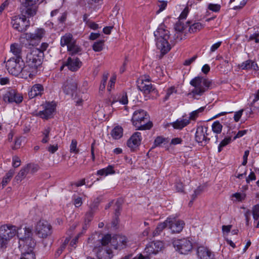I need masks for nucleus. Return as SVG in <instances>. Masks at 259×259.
Segmentation results:
<instances>
[{
	"instance_id": "59",
	"label": "nucleus",
	"mask_w": 259,
	"mask_h": 259,
	"mask_svg": "<svg viewBox=\"0 0 259 259\" xmlns=\"http://www.w3.org/2000/svg\"><path fill=\"white\" fill-rule=\"evenodd\" d=\"M115 80H116V76L113 75L110 79L109 83V84L108 86V90L109 91H110V90L112 88V87L114 86Z\"/></svg>"
},
{
	"instance_id": "23",
	"label": "nucleus",
	"mask_w": 259,
	"mask_h": 259,
	"mask_svg": "<svg viewBox=\"0 0 259 259\" xmlns=\"http://www.w3.org/2000/svg\"><path fill=\"white\" fill-rule=\"evenodd\" d=\"M44 91V88L41 84L37 83L33 85L28 92V96L30 99H32L36 96H40L42 95Z\"/></svg>"
},
{
	"instance_id": "63",
	"label": "nucleus",
	"mask_w": 259,
	"mask_h": 259,
	"mask_svg": "<svg viewBox=\"0 0 259 259\" xmlns=\"http://www.w3.org/2000/svg\"><path fill=\"white\" fill-rule=\"evenodd\" d=\"M88 26L92 29L96 30L99 28L98 24L94 22L90 21L88 24Z\"/></svg>"
},
{
	"instance_id": "50",
	"label": "nucleus",
	"mask_w": 259,
	"mask_h": 259,
	"mask_svg": "<svg viewBox=\"0 0 259 259\" xmlns=\"http://www.w3.org/2000/svg\"><path fill=\"white\" fill-rule=\"evenodd\" d=\"M253 218L254 220H257L259 218V204L254 205L252 208Z\"/></svg>"
},
{
	"instance_id": "46",
	"label": "nucleus",
	"mask_w": 259,
	"mask_h": 259,
	"mask_svg": "<svg viewBox=\"0 0 259 259\" xmlns=\"http://www.w3.org/2000/svg\"><path fill=\"white\" fill-rule=\"evenodd\" d=\"M35 254L31 249L28 252L22 253L20 259H35Z\"/></svg>"
},
{
	"instance_id": "9",
	"label": "nucleus",
	"mask_w": 259,
	"mask_h": 259,
	"mask_svg": "<svg viewBox=\"0 0 259 259\" xmlns=\"http://www.w3.org/2000/svg\"><path fill=\"white\" fill-rule=\"evenodd\" d=\"M77 81L75 79L71 78L67 79L64 82L62 87V90L66 95L70 96L71 97L75 96V98L77 94Z\"/></svg>"
},
{
	"instance_id": "31",
	"label": "nucleus",
	"mask_w": 259,
	"mask_h": 259,
	"mask_svg": "<svg viewBox=\"0 0 259 259\" xmlns=\"http://www.w3.org/2000/svg\"><path fill=\"white\" fill-rule=\"evenodd\" d=\"M205 107H201L199 109L191 112L189 114V117L188 119L189 121L195 120L204 111Z\"/></svg>"
},
{
	"instance_id": "49",
	"label": "nucleus",
	"mask_w": 259,
	"mask_h": 259,
	"mask_svg": "<svg viewBox=\"0 0 259 259\" xmlns=\"http://www.w3.org/2000/svg\"><path fill=\"white\" fill-rule=\"evenodd\" d=\"M111 241V236L109 234L105 235L101 240L102 246L105 247V246Z\"/></svg>"
},
{
	"instance_id": "52",
	"label": "nucleus",
	"mask_w": 259,
	"mask_h": 259,
	"mask_svg": "<svg viewBox=\"0 0 259 259\" xmlns=\"http://www.w3.org/2000/svg\"><path fill=\"white\" fill-rule=\"evenodd\" d=\"M93 218V213L92 211H90L85 214L83 222L90 225V223L92 221Z\"/></svg>"
},
{
	"instance_id": "38",
	"label": "nucleus",
	"mask_w": 259,
	"mask_h": 259,
	"mask_svg": "<svg viewBox=\"0 0 259 259\" xmlns=\"http://www.w3.org/2000/svg\"><path fill=\"white\" fill-rule=\"evenodd\" d=\"M27 172L24 167H22L18 174L15 176V180L17 182L21 181L27 175Z\"/></svg>"
},
{
	"instance_id": "61",
	"label": "nucleus",
	"mask_w": 259,
	"mask_h": 259,
	"mask_svg": "<svg viewBox=\"0 0 259 259\" xmlns=\"http://www.w3.org/2000/svg\"><path fill=\"white\" fill-rule=\"evenodd\" d=\"M197 57V56H194L190 59L186 60L184 61L183 64L185 66L190 65L192 63H193V62L195 61V60L196 59Z\"/></svg>"
},
{
	"instance_id": "40",
	"label": "nucleus",
	"mask_w": 259,
	"mask_h": 259,
	"mask_svg": "<svg viewBox=\"0 0 259 259\" xmlns=\"http://www.w3.org/2000/svg\"><path fill=\"white\" fill-rule=\"evenodd\" d=\"M10 239L0 236V250L4 251L8 246Z\"/></svg>"
},
{
	"instance_id": "5",
	"label": "nucleus",
	"mask_w": 259,
	"mask_h": 259,
	"mask_svg": "<svg viewBox=\"0 0 259 259\" xmlns=\"http://www.w3.org/2000/svg\"><path fill=\"white\" fill-rule=\"evenodd\" d=\"M24 63L21 57L11 58L6 62V68L9 73L14 76H18L20 74Z\"/></svg>"
},
{
	"instance_id": "56",
	"label": "nucleus",
	"mask_w": 259,
	"mask_h": 259,
	"mask_svg": "<svg viewBox=\"0 0 259 259\" xmlns=\"http://www.w3.org/2000/svg\"><path fill=\"white\" fill-rule=\"evenodd\" d=\"M21 145V138H17L15 140L14 146L12 147L13 150H16L20 147Z\"/></svg>"
},
{
	"instance_id": "11",
	"label": "nucleus",
	"mask_w": 259,
	"mask_h": 259,
	"mask_svg": "<svg viewBox=\"0 0 259 259\" xmlns=\"http://www.w3.org/2000/svg\"><path fill=\"white\" fill-rule=\"evenodd\" d=\"M46 34L43 28H37L34 32L25 33V38L32 45H37Z\"/></svg>"
},
{
	"instance_id": "1",
	"label": "nucleus",
	"mask_w": 259,
	"mask_h": 259,
	"mask_svg": "<svg viewBox=\"0 0 259 259\" xmlns=\"http://www.w3.org/2000/svg\"><path fill=\"white\" fill-rule=\"evenodd\" d=\"M156 41V46L162 55L168 53L171 49L170 45L168 42L169 38V31L166 26L161 24L154 33Z\"/></svg>"
},
{
	"instance_id": "35",
	"label": "nucleus",
	"mask_w": 259,
	"mask_h": 259,
	"mask_svg": "<svg viewBox=\"0 0 259 259\" xmlns=\"http://www.w3.org/2000/svg\"><path fill=\"white\" fill-rule=\"evenodd\" d=\"M166 227H167L166 220L163 223H159L157 226L155 230L153 232V236L155 237L158 235H159L163 231V230Z\"/></svg>"
},
{
	"instance_id": "7",
	"label": "nucleus",
	"mask_w": 259,
	"mask_h": 259,
	"mask_svg": "<svg viewBox=\"0 0 259 259\" xmlns=\"http://www.w3.org/2000/svg\"><path fill=\"white\" fill-rule=\"evenodd\" d=\"M21 16H15L12 19L11 24L13 27L19 32L26 31L30 26L29 21L26 20V17H29L21 14Z\"/></svg>"
},
{
	"instance_id": "19",
	"label": "nucleus",
	"mask_w": 259,
	"mask_h": 259,
	"mask_svg": "<svg viewBox=\"0 0 259 259\" xmlns=\"http://www.w3.org/2000/svg\"><path fill=\"white\" fill-rule=\"evenodd\" d=\"M65 65L71 71H76L82 66V62L79 58L72 57L68 58Z\"/></svg>"
},
{
	"instance_id": "33",
	"label": "nucleus",
	"mask_w": 259,
	"mask_h": 259,
	"mask_svg": "<svg viewBox=\"0 0 259 259\" xmlns=\"http://www.w3.org/2000/svg\"><path fill=\"white\" fill-rule=\"evenodd\" d=\"M15 174V170L10 169L7 172L5 176L4 177L3 181L2 182V185L3 187L6 186L11 180Z\"/></svg>"
},
{
	"instance_id": "41",
	"label": "nucleus",
	"mask_w": 259,
	"mask_h": 259,
	"mask_svg": "<svg viewBox=\"0 0 259 259\" xmlns=\"http://www.w3.org/2000/svg\"><path fill=\"white\" fill-rule=\"evenodd\" d=\"M212 131L216 134L221 133L223 126L219 121H214L211 126Z\"/></svg>"
},
{
	"instance_id": "21",
	"label": "nucleus",
	"mask_w": 259,
	"mask_h": 259,
	"mask_svg": "<svg viewBox=\"0 0 259 259\" xmlns=\"http://www.w3.org/2000/svg\"><path fill=\"white\" fill-rule=\"evenodd\" d=\"M94 251L96 252L98 259H111L113 256L112 250L106 247H95Z\"/></svg>"
},
{
	"instance_id": "29",
	"label": "nucleus",
	"mask_w": 259,
	"mask_h": 259,
	"mask_svg": "<svg viewBox=\"0 0 259 259\" xmlns=\"http://www.w3.org/2000/svg\"><path fill=\"white\" fill-rule=\"evenodd\" d=\"M23 167L27 171V175L29 174L33 175L34 174L36 173L39 168L38 164L33 163H28Z\"/></svg>"
},
{
	"instance_id": "30",
	"label": "nucleus",
	"mask_w": 259,
	"mask_h": 259,
	"mask_svg": "<svg viewBox=\"0 0 259 259\" xmlns=\"http://www.w3.org/2000/svg\"><path fill=\"white\" fill-rule=\"evenodd\" d=\"M67 50L72 55L78 54L81 51L80 47L76 44V40L73 41L70 46H68Z\"/></svg>"
},
{
	"instance_id": "37",
	"label": "nucleus",
	"mask_w": 259,
	"mask_h": 259,
	"mask_svg": "<svg viewBox=\"0 0 259 259\" xmlns=\"http://www.w3.org/2000/svg\"><path fill=\"white\" fill-rule=\"evenodd\" d=\"M203 27V25L201 23L196 22L190 26L189 31L190 33H195L200 31Z\"/></svg>"
},
{
	"instance_id": "3",
	"label": "nucleus",
	"mask_w": 259,
	"mask_h": 259,
	"mask_svg": "<svg viewBox=\"0 0 259 259\" xmlns=\"http://www.w3.org/2000/svg\"><path fill=\"white\" fill-rule=\"evenodd\" d=\"M190 84L193 87L190 95L196 98L202 96L206 91L212 89V80L202 76H197L193 78Z\"/></svg>"
},
{
	"instance_id": "26",
	"label": "nucleus",
	"mask_w": 259,
	"mask_h": 259,
	"mask_svg": "<svg viewBox=\"0 0 259 259\" xmlns=\"http://www.w3.org/2000/svg\"><path fill=\"white\" fill-rule=\"evenodd\" d=\"M75 40L71 33H66L61 37L60 45L63 47L66 46L68 48Z\"/></svg>"
},
{
	"instance_id": "54",
	"label": "nucleus",
	"mask_w": 259,
	"mask_h": 259,
	"mask_svg": "<svg viewBox=\"0 0 259 259\" xmlns=\"http://www.w3.org/2000/svg\"><path fill=\"white\" fill-rule=\"evenodd\" d=\"M21 163V160L17 156H14L12 158V165L14 167H18L20 166Z\"/></svg>"
},
{
	"instance_id": "4",
	"label": "nucleus",
	"mask_w": 259,
	"mask_h": 259,
	"mask_svg": "<svg viewBox=\"0 0 259 259\" xmlns=\"http://www.w3.org/2000/svg\"><path fill=\"white\" fill-rule=\"evenodd\" d=\"M132 121L137 130H149L152 126V123L149 121V116L144 110L135 111L133 115Z\"/></svg>"
},
{
	"instance_id": "39",
	"label": "nucleus",
	"mask_w": 259,
	"mask_h": 259,
	"mask_svg": "<svg viewBox=\"0 0 259 259\" xmlns=\"http://www.w3.org/2000/svg\"><path fill=\"white\" fill-rule=\"evenodd\" d=\"M51 131V128L50 127L45 128L42 132L43 138L42 139L41 142L42 143H47L49 141L50 133Z\"/></svg>"
},
{
	"instance_id": "43",
	"label": "nucleus",
	"mask_w": 259,
	"mask_h": 259,
	"mask_svg": "<svg viewBox=\"0 0 259 259\" xmlns=\"http://www.w3.org/2000/svg\"><path fill=\"white\" fill-rule=\"evenodd\" d=\"M104 40H99L95 42L93 45V49L95 52H100L103 49Z\"/></svg>"
},
{
	"instance_id": "64",
	"label": "nucleus",
	"mask_w": 259,
	"mask_h": 259,
	"mask_svg": "<svg viewBox=\"0 0 259 259\" xmlns=\"http://www.w3.org/2000/svg\"><path fill=\"white\" fill-rule=\"evenodd\" d=\"M258 37H259L258 33H254L250 36L249 40H254L256 43H258L259 42Z\"/></svg>"
},
{
	"instance_id": "13",
	"label": "nucleus",
	"mask_w": 259,
	"mask_h": 259,
	"mask_svg": "<svg viewBox=\"0 0 259 259\" xmlns=\"http://www.w3.org/2000/svg\"><path fill=\"white\" fill-rule=\"evenodd\" d=\"M175 248L182 254H187L192 249V244L187 239H178L173 242Z\"/></svg>"
},
{
	"instance_id": "58",
	"label": "nucleus",
	"mask_w": 259,
	"mask_h": 259,
	"mask_svg": "<svg viewBox=\"0 0 259 259\" xmlns=\"http://www.w3.org/2000/svg\"><path fill=\"white\" fill-rule=\"evenodd\" d=\"M58 149V146L57 144L50 145L47 148L48 151L51 153H54Z\"/></svg>"
},
{
	"instance_id": "18",
	"label": "nucleus",
	"mask_w": 259,
	"mask_h": 259,
	"mask_svg": "<svg viewBox=\"0 0 259 259\" xmlns=\"http://www.w3.org/2000/svg\"><path fill=\"white\" fill-rule=\"evenodd\" d=\"M42 106L44 110L40 111L38 113V115L43 119H47L51 118L55 109V105L50 103H46Z\"/></svg>"
},
{
	"instance_id": "57",
	"label": "nucleus",
	"mask_w": 259,
	"mask_h": 259,
	"mask_svg": "<svg viewBox=\"0 0 259 259\" xmlns=\"http://www.w3.org/2000/svg\"><path fill=\"white\" fill-rule=\"evenodd\" d=\"M189 11L188 8H185L184 10L182 12L181 14L179 16V20L185 19L187 16Z\"/></svg>"
},
{
	"instance_id": "25",
	"label": "nucleus",
	"mask_w": 259,
	"mask_h": 259,
	"mask_svg": "<svg viewBox=\"0 0 259 259\" xmlns=\"http://www.w3.org/2000/svg\"><path fill=\"white\" fill-rule=\"evenodd\" d=\"M188 118H180L171 123L175 129L182 130L190 123Z\"/></svg>"
},
{
	"instance_id": "16",
	"label": "nucleus",
	"mask_w": 259,
	"mask_h": 259,
	"mask_svg": "<svg viewBox=\"0 0 259 259\" xmlns=\"http://www.w3.org/2000/svg\"><path fill=\"white\" fill-rule=\"evenodd\" d=\"M38 0H25L24 6L21 8L22 15L26 16H33L36 12V3Z\"/></svg>"
},
{
	"instance_id": "60",
	"label": "nucleus",
	"mask_w": 259,
	"mask_h": 259,
	"mask_svg": "<svg viewBox=\"0 0 259 259\" xmlns=\"http://www.w3.org/2000/svg\"><path fill=\"white\" fill-rule=\"evenodd\" d=\"M108 73L103 75V79H102V82H101V84L100 85V89H101L103 90V89H105V84H106V81H107V80L108 79Z\"/></svg>"
},
{
	"instance_id": "45",
	"label": "nucleus",
	"mask_w": 259,
	"mask_h": 259,
	"mask_svg": "<svg viewBox=\"0 0 259 259\" xmlns=\"http://www.w3.org/2000/svg\"><path fill=\"white\" fill-rule=\"evenodd\" d=\"M177 90L175 87L172 86L168 88L166 90V94L164 100L165 101L167 100L171 95H172L174 94H177Z\"/></svg>"
},
{
	"instance_id": "55",
	"label": "nucleus",
	"mask_w": 259,
	"mask_h": 259,
	"mask_svg": "<svg viewBox=\"0 0 259 259\" xmlns=\"http://www.w3.org/2000/svg\"><path fill=\"white\" fill-rule=\"evenodd\" d=\"M175 28L176 30L179 32H182L184 29V24H182L180 20H179L175 25Z\"/></svg>"
},
{
	"instance_id": "62",
	"label": "nucleus",
	"mask_w": 259,
	"mask_h": 259,
	"mask_svg": "<svg viewBox=\"0 0 259 259\" xmlns=\"http://www.w3.org/2000/svg\"><path fill=\"white\" fill-rule=\"evenodd\" d=\"M243 111V110L242 109L235 112L234 116V118L235 121H238L239 120L240 118H241L242 115Z\"/></svg>"
},
{
	"instance_id": "32",
	"label": "nucleus",
	"mask_w": 259,
	"mask_h": 259,
	"mask_svg": "<svg viewBox=\"0 0 259 259\" xmlns=\"http://www.w3.org/2000/svg\"><path fill=\"white\" fill-rule=\"evenodd\" d=\"M114 167L112 165H109L106 168L100 169L97 171V174L100 176H107L115 173Z\"/></svg>"
},
{
	"instance_id": "28",
	"label": "nucleus",
	"mask_w": 259,
	"mask_h": 259,
	"mask_svg": "<svg viewBox=\"0 0 259 259\" xmlns=\"http://www.w3.org/2000/svg\"><path fill=\"white\" fill-rule=\"evenodd\" d=\"M240 67L244 70L253 69L254 70H258V68L257 64L251 60H248L243 62L240 65Z\"/></svg>"
},
{
	"instance_id": "2",
	"label": "nucleus",
	"mask_w": 259,
	"mask_h": 259,
	"mask_svg": "<svg viewBox=\"0 0 259 259\" xmlns=\"http://www.w3.org/2000/svg\"><path fill=\"white\" fill-rule=\"evenodd\" d=\"M19 229L15 226L12 225H4L0 227V236L11 240L16 234L20 239V246H29L31 244L30 248H32V239L28 235L24 237H21L19 233Z\"/></svg>"
},
{
	"instance_id": "17",
	"label": "nucleus",
	"mask_w": 259,
	"mask_h": 259,
	"mask_svg": "<svg viewBox=\"0 0 259 259\" xmlns=\"http://www.w3.org/2000/svg\"><path fill=\"white\" fill-rule=\"evenodd\" d=\"M208 128L206 126H198L196 129L195 133V140L196 142L201 143V145H205L209 140L207 138L208 134L207 132Z\"/></svg>"
},
{
	"instance_id": "53",
	"label": "nucleus",
	"mask_w": 259,
	"mask_h": 259,
	"mask_svg": "<svg viewBox=\"0 0 259 259\" xmlns=\"http://www.w3.org/2000/svg\"><path fill=\"white\" fill-rule=\"evenodd\" d=\"M166 1H159V4L157 5L159 7V9L157 11V14H159L163 11L167 6Z\"/></svg>"
},
{
	"instance_id": "42",
	"label": "nucleus",
	"mask_w": 259,
	"mask_h": 259,
	"mask_svg": "<svg viewBox=\"0 0 259 259\" xmlns=\"http://www.w3.org/2000/svg\"><path fill=\"white\" fill-rule=\"evenodd\" d=\"M247 0H230V3H235V6L233 9L234 10L240 9L242 8L246 4Z\"/></svg>"
},
{
	"instance_id": "24",
	"label": "nucleus",
	"mask_w": 259,
	"mask_h": 259,
	"mask_svg": "<svg viewBox=\"0 0 259 259\" xmlns=\"http://www.w3.org/2000/svg\"><path fill=\"white\" fill-rule=\"evenodd\" d=\"M197 255L199 259H213V254L207 247L200 246L197 249Z\"/></svg>"
},
{
	"instance_id": "15",
	"label": "nucleus",
	"mask_w": 259,
	"mask_h": 259,
	"mask_svg": "<svg viewBox=\"0 0 259 259\" xmlns=\"http://www.w3.org/2000/svg\"><path fill=\"white\" fill-rule=\"evenodd\" d=\"M167 228L170 229L172 233H179L184 226V221L177 219L175 218L169 217L166 220Z\"/></svg>"
},
{
	"instance_id": "12",
	"label": "nucleus",
	"mask_w": 259,
	"mask_h": 259,
	"mask_svg": "<svg viewBox=\"0 0 259 259\" xmlns=\"http://www.w3.org/2000/svg\"><path fill=\"white\" fill-rule=\"evenodd\" d=\"M164 248L163 243L160 241H152L149 243L146 246L144 256H148L150 257L151 255H155Z\"/></svg>"
},
{
	"instance_id": "27",
	"label": "nucleus",
	"mask_w": 259,
	"mask_h": 259,
	"mask_svg": "<svg viewBox=\"0 0 259 259\" xmlns=\"http://www.w3.org/2000/svg\"><path fill=\"white\" fill-rule=\"evenodd\" d=\"M115 239L117 241V245L115 246V248L117 249H122L125 247L127 242V239L124 236L122 235H117Z\"/></svg>"
},
{
	"instance_id": "14",
	"label": "nucleus",
	"mask_w": 259,
	"mask_h": 259,
	"mask_svg": "<svg viewBox=\"0 0 259 259\" xmlns=\"http://www.w3.org/2000/svg\"><path fill=\"white\" fill-rule=\"evenodd\" d=\"M36 232L39 237L47 238L52 234V227L47 221L41 220L37 224Z\"/></svg>"
},
{
	"instance_id": "6",
	"label": "nucleus",
	"mask_w": 259,
	"mask_h": 259,
	"mask_svg": "<svg viewBox=\"0 0 259 259\" xmlns=\"http://www.w3.org/2000/svg\"><path fill=\"white\" fill-rule=\"evenodd\" d=\"M44 53L37 50V48L33 49L26 56V61L31 67L36 69L41 65L44 58Z\"/></svg>"
},
{
	"instance_id": "22",
	"label": "nucleus",
	"mask_w": 259,
	"mask_h": 259,
	"mask_svg": "<svg viewBox=\"0 0 259 259\" xmlns=\"http://www.w3.org/2000/svg\"><path fill=\"white\" fill-rule=\"evenodd\" d=\"M37 73V69L35 68L31 67L29 64H27L24 66L20 74L22 78L27 79L28 78H32Z\"/></svg>"
},
{
	"instance_id": "51",
	"label": "nucleus",
	"mask_w": 259,
	"mask_h": 259,
	"mask_svg": "<svg viewBox=\"0 0 259 259\" xmlns=\"http://www.w3.org/2000/svg\"><path fill=\"white\" fill-rule=\"evenodd\" d=\"M208 9L214 12H218L221 9V6L219 4H209Z\"/></svg>"
},
{
	"instance_id": "47",
	"label": "nucleus",
	"mask_w": 259,
	"mask_h": 259,
	"mask_svg": "<svg viewBox=\"0 0 259 259\" xmlns=\"http://www.w3.org/2000/svg\"><path fill=\"white\" fill-rule=\"evenodd\" d=\"M77 142L76 140L73 139L71 141L70 146V151L71 153L77 154L79 152V149L77 148Z\"/></svg>"
},
{
	"instance_id": "48",
	"label": "nucleus",
	"mask_w": 259,
	"mask_h": 259,
	"mask_svg": "<svg viewBox=\"0 0 259 259\" xmlns=\"http://www.w3.org/2000/svg\"><path fill=\"white\" fill-rule=\"evenodd\" d=\"M168 142L166 139L161 137H158L154 141V145L155 146H161L162 144H166Z\"/></svg>"
},
{
	"instance_id": "44",
	"label": "nucleus",
	"mask_w": 259,
	"mask_h": 259,
	"mask_svg": "<svg viewBox=\"0 0 259 259\" xmlns=\"http://www.w3.org/2000/svg\"><path fill=\"white\" fill-rule=\"evenodd\" d=\"M231 137H227L225 138L219 144L218 147V152L222 151L223 148L228 144H229L231 141Z\"/></svg>"
},
{
	"instance_id": "34",
	"label": "nucleus",
	"mask_w": 259,
	"mask_h": 259,
	"mask_svg": "<svg viewBox=\"0 0 259 259\" xmlns=\"http://www.w3.org/2000/svg\"><path fill=\"white\" fill-rule=\"evenodd\" d=\"M123 135V130L121 126H117L115 127L111 132V135L115 139H120Z\"/></svg>"
},
{
	"instance_id": "8",
	"label": "nucleus",
	"mask_w": 259,
	"mask_h": 259,
	"mask_svg": "<svg viewBox=\"0 0 259 259\" xmlns=\"http://www.w3.org/2000/svg\"><path fill=\"white\" fill-rule=\"evenodd\" d=\"M3 99L6 103L19 104L22 102L23 97L16 90L9 89L3 95Z\"/></svg>"
},
{
	"instance_id": "36",
	"label": "nucleus",
	"mask_w": 259,
	"mask_h": 259,
	"mask_svg": "<svg viewBox=\"0 0 259 259\" xmlns=\"http://www.w3.org/2000/svg\"><path fill=\"white\" fill-rule=\"evenodd\" d=\"M11 52L15 55L16 57H20L21 53V48L17 44H13L11 45Z\"/></svg>"
},
{
	"instance_id": "10",
	"label": "nucleus",
	"mask_w": 259,
	"mask_h": 259,
	"mask_svg": "<svg viewBox=\"0 0 259 259\" xmlns=\"http://www.w3.org/2000/svg\"><path fill=\"white\" fill-rule=\"evenodd\" d=\"M137 82L138 89L145 95H148L155 90L149 76H142L139 78Z\"/></svg>"
},
{
	"instance_id": "20",
	"label": "nucleus",
	"mask_w": 259,
	"mask_h": 259,
	"mask_svg": "<svg viewBox=\"0 0 259 259\" xmlns=\"http://www.w3.org/2000/svg\"><path fill=\"white\" fill-rule=\"evenodd\" d=\"M141 140V133L136 132L128 140L127 145L132 150L134 151L140 145Z\"/></svg>"
}]
</instances>
